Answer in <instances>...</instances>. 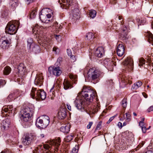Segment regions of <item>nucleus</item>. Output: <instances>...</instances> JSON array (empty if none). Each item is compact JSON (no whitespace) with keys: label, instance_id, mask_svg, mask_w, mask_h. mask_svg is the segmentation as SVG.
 <instances>
[{"label":"nucleus","instance_id":"nucleus-1","mask_svg":"<svg viewBox=\"0 0 153 153\" xmlns=\"http://www.w3.org/2000/svg\"><path fill=\"white\" fill-rule=\"evenodd\" d=\"M96 91L86 86L77 95V108L82 111L87 109V107L96 95Z\"/></svg>","mask_w":153,"mask_h":153},{"label":"nucleus","instance_id":"nucleus-2","mask_svg":"<svg viewBox=\"0 0 153 153\" xmlns=\"http://www.w3.org/2000/svg\"><path fill=\"white\" fill-rule=\"evenodd\" d=\"M34 112L33 109L29 107L22 109L19 115L21 120L25 122H27L30 120L31 115H32Z\"/></svg>","mask_w":153,"mask_h":153},{"label":"nucleus","instance_id":"nucleus-3","mask_svg":"<svg viewBox=\"0 0 153 153\" xmlns=\"http://www.w3.org/2000/svg\"><path fill=\"white\" fill-rule=\"evenodd\" d=\"M50 123V118L48 116L44 115L38 117L36 119V125L37 127L40 128H46Z\"/></svg>","mask_w":153,"mask_h":153},{"label":"nucleus","instance_id":"nucleus-4","mask_svg":"<svg viewBox=\"0 0 153 153\" xmlns=\"http://www.w3.org/2000/svg\"><path fill=\"white\" fill-rule=\"evenodd\" d=\"M30 95L33 99L36 100H44L46 98V93L42 89H39L37 91L36 88H33L30 93Z\"/></svg>","mask_w":153,"mask_h":153},{"label":"nucleus","instance_id":"nucleus-5","mask_svg":"<svg viewBox=\"0 0 153 153\" xmlns=\"http://www.w3.org/2000/svg\"><path fill=\"white\" fill-rule=\"evenodd\" d=\"M19 22L17 21L13 22L8 23L5 28L6 33L10 35L15 34L17 31V27H16L15 24L17 25V27H19Z\"/></svg>","mask_w":153,"mask_h":153},{"label":"nucleus","instance_id":"nucleus-6","mask_svg":"<svg viewBox=\"0 0 153 153\" xmlns=\"http://www.w3.org/2000/svg\"><path fill=\"white\" fill-rule=\"evenodd\" d=\"M37 138L34 134H27L25 135L22 139V144L25 146H28L32 142L36 140Z\"/></svg>","mask_w":153,"mask_h":153},{"label":"nucleus","instance_id":"nucleus-7","mask_svg":"<svg viewBox=\"0 0 153 153\" xmlns=\"http://www.w3.org/2000/svg\"><path fill=\"white\" fill-rule=\"evenodd\" d=\"M42 27H39L38 25L37 24L33 28L32 30L33 33L36 35V37L39 39L44 41L45 40V34L43 31H41Z\"/></svg>","mask_w":153,"mask_h":153},{"label":"nucleus","instance_id":"nucleus-8","mask_svg":"<svg viewBox=\"0 0 153 153\" xmlns=\"http://www.w3.org/2000/svg\"><path fill=\"white\" fill-rule=\"evenodd\" d=\"M51 12L52 15H54L52 10L48 8H45L42 10L39 13V18L41 21L43 22L48 23L50 21V19H47L46 16L45 14V13Z\"/></svg>","mask_w":153,"mask_h":153},{"label":"nucleus","instance_id":"nucleus-9","mask_svg":"<svg viewBox=\"0 0 153 153\" xmlns=\"http://www.w3.org/2000/svg\"><path fill=\"white\" fill-rule=\"evenodd\" d=\"M100 72L95 68L90 69L88 73V76L92 80L97 79L100 75Z\"/></svg>","mask_w":153,"mask_h":153},{"label":"nucleus","instance_id":"nucleus-10","mask_svg":"<svg viewBox=\"0 0 153 153\" xmlns=\"http://www.w3.org/2000/svg\"><path fill=\"white\" fill-rule=\"evenodd\" d=\"M125 68L129 71L133 70V61L130 57H128L123 62Z\"/></svg>","mask_w":153,"mask_h":153},{"label":"nucleus","instance_id":"nucleus-11","mask_svg":"<svg viewBox=\"0 0 153 153\" xmlns=\"http://www.w3.org/2000/svg\"><path fill=\"white\" fill-rule=\"evenodd\" d=\"M48 71L50 74L56 76H59L62 72L59 67H55L53 66L49 68Z\"/></svg>","mask_w":153,"mask_h":153},{"label":"nucleus","instance_id":"nucleus-12","mask_svg":"<svg viewBox=\"0 0 153 153\" xmlns=\"http://www.w3.org/2000/svg\"><path fill=\"white\" fill-rule=\"evenodd\" d=\"M105 66L109 71H112L113 69L114 66H116V64L113 61L110 59H105L104 62Z\"/></svg>","mask_w":153,"mask_h":153},{"label":"nucleus","instance_id":"nucleus-13","mask_svg":"<svg viewBox=\"0 0 153 153\" xmlns=\"http://www.w3.org/2000/svg\"><path fill=\"white\" fill-rule=\"evenodd\" d=\"M11 43V40L10 39L0 40V46L3 49H8Z\"/></svg>","mask_w":153,"mask_h":153},{"label":"nucleus","instance_id":"nucleus-14","mask_svg":"<svg viewBox=\"0 0 153 153\" xmlns=\"http://www.w3.org/2000/svg\"><path fill=\"white\" fill-rule=\"evenodd\" d=\"M66 109L64 108L61 107L59 110L57 117L59 119H63L66 117Z\"/></svg>","mask_w":153,"mask_h":153},{"label":"nucleus","instance_id":"nucleus-15","mask_svg":"<svg viewBox=\"0 0 153 153\" xmlns=\"http://www.w3.org/2000/svg\"><path fill=\"white\" fill-rule=\"evenodd\" d=\"M117 54L119 56H123L125 52V49L123 45L119 44L117 49Z\"/></svg>","mask_w":153,"mask_h":153},{"label":"nucleus","instance_id":"nucleus-16","mask_svg":"<svg viewBox=\"0 0 153 153\" xmlns=\"http://www.w3.org/2000/svg\"><path fill=\"white\" fill-rule=\"evenodd\" d=\"M43 79V78L42 74L39 75L37 74L34 80V83L36 85L41 86L42 84Z\"/></svg>","mask_w":153,"mask_h":153},{"label":"nucleus","instance_id":"nucleus-17","mask_svg":"<svg viewBox=\"0 0 153 153\" xmlns=\"http://www.w3.org/2000/svg\"><path fill=\"white\" fill-rule=\"evenodd\" d=\"M128 30L126 27H125L120 30L119 37L123 40L126 39L128 34Z\"/></svg>","mask_w":153,"mask_h":153},{"label":"nucleus","instance_id":"nucleus-18","mask_svg":"<svg viewBox=\"0 0 153 153\" xmlns=\"http://www.w3.org/2000/svg\"><path fill=\"white\" fill-rule=\"evenodd\" d=\"M104 53V48L102 47L98 48L94 53V55L95 56L98 57H101Z\"/></svg>","mask_w":153,"mask_h":153},{"label":"nucleus","instance_id":"nucleus-19","mask_svg":"<svg viewBox=\"0 0 153 153\" xmlns=\"http://www.w3.org/2000/svg\"><path fill=\"white\" fill-rule=\"evenodd\" d=\"M10 117L9 116H8L3 120L2 128H3L4 130L8 129L10 126Z\"/></svg>","mask_w":153,"mask_h":153},{"label":"nucleus","instance_id":"nucleus-20","mask_svg":"<svg viewBox=\"0 0 153 153\" xmlns=\"http://www.w3.org/2000/svg\"><path fill=\"white\" fill-rule=\"evenodd\" d=\"M40 48L38 45L35 44L33 46L31 47L30 49L28 50V51L30 52H33L35 53H38L40 52Z\"/></svg>","mask_w":153,"mask_h":153},{"label":"nucleus","instance_id":"nucleus-21","mask_svg":"<svg viewBox=\"0 0 153 153\" xmlns=\"http://www.w3.org/2000/svg\"><path fill=\"white\" fill-rule=\"evenodd\" d=\"M70 125L69 124L64 125L60 128V131L64 133H68L70 131Z\"/></svg>","mask_w":153,"mask_h":153},{"label":"nucleus","instance_id":"nucleus-22","mask_svg":"<svg viewBox=\"0 0 153 153\" xmlns=\"http://www.w3.org/2000/svg\"><path fill=\"white\" fill-rule=\"evenodd\" d=\"M18 4V2L16 0H11L9 3L10 7L14 10L17 7Z\"/></svg>","mask_w":153,"mask_h":153},{"label":"nucleus","instance_id":"nucleus-23","mask_svg":"<svg viewBox=\"0 0 153 153\" xmlns=\"http://www.w3.org/2000/svg\"><path fill=\"white\" fill-rule=\"evenodd\" d=\"M61 142V139L60 137H58L56 140L53 141L52 145L54 146L56 148L55 151L57 152L58 150V148L60 145V143Z\"/></svg>","mask_w":153,"mask_h":153},{"label":"nucleus","instance_id":"nucleus-24","mask_svg":"<svg viewBox=\"0 0 153 153\" xmlns=\"http://www.w3.org/2000/svg\"><path fill=\"white\" fill-rule=\"evenodd\" d=\"M2 110L5 112H8L9 113H12V111L13 110V106L11 105L4 106L2 108Z\"/></svg>","mask_w":153,"mask_h":153},{"label":"nucleus","instance_id":"nucleus-25","mask_svg":"<svg viewBox=\"0 0 153 153\" xmlns=\"http://www.w3.org/2000/svg\"><path fill=\"white\" fill-rule=\"evenodd\" d=\"M18 72L20 74L24 73L25 70V68L23 63H20L18 67Z\"/></svg>","mask_w":153,"mask_h":153},{"label":"nucleus","instance_id":"nucleus-26","mask_svg":"<svg viewBox=\"0 0 153 153\" xmlns=\"http://www.w3.org/2000/svg\"><path fill=\"white\" fill-rule=\"evenodd\" d=\"M64 88L65 90H67L69 88H71L72 86L70 82L67 80L65 79L63 82Z\"/></svg>","mask_w":153,"mask_h":153},{"label":"nucleus","instance_id":"nucleus-27","mask_svg":"<svg viewBox=\"0 0 153 153\" xmlns=\"http://www.w3.org/2000/svg\"><path fill=\"white\" fill-rule=\"evenodd\" d=\"M35 45L33 43V39L31 38H29L27 40V47L28 50Z\"/></svg>","mask_w":153,"mask_h":153},{"label":"nucleus","instance_id":"nucleus-28","mask_svg":"<svg viewBox=\"0 0 153 153\" xmlns=\"http://www.w3.org/2000/svg\"><path fill=\"white\" fill-rule=\"evenodd\" d=\"M142 85V83L141 82L138 81L134 84V85H132L131 89L132 90H136L139 87H140Z\"/></svg>","mask_w":153,"mask_h":153},{"label":"nucleus","instance_id":"nucleus-29","mask_svg":"<svg viewBox=\"0 0 153 153\" xmlns=\"http://www.w3.org/2000/svg\"><path fill=\"white\" fill-rule=\"evenodd\" d=\"M94 38V34L92 33H88L86 34V39L87 40H89L91 42V41H92Z\"/></svg>","mask_w":153,"mask_h":153},{"label":"nucleus","instance_id":"nucleus-30","mask_svg":"<svg viewBox=\"0 0 153 153\" xmlns=\"http://www.w3.org/2000/svg\"><path fill=\"white\" fill-rule=\"evenodd\" d=\"M126 117L124 115H123V117H121L120 118V120H123L124 119H126V120L127 121H129L130 120V115L129 113H127L126 114Z\"/></svg>","mask_w":153,"mask_h":153},{"label":"nucleus","instance_id":"nucleus-31","mask_svg":"<svg viewBox=\"0 0 153 153\" xmlns=\"http://www.w3.org/2000/svg\"><path fill=\"white\" fill-rule=\"evenodd\" d=\"M11 70V68L10 67L7 66L4 68V74L5 75H8L10 73Z\"/></svg>","mask_w":153,"mask_h":153},{"label":"nucleus","instance_id":"nucleus-32","mask_svg":"<svg viewBox=\"0 0 153 153\" xmlns=\"http://www.w3.org/2000/svg\"><path fill=\"white\" fill-rule=\"evenodd\" d=\"M73 136L72 134L66 136L64 138V141L67 142H69L73 139Z\"/></svg>","mask_w":153,"mask_h":153},{"label":"nucleus","instance_id":"nucleus-33","mask_svg":"<svg viewBox=\"0 0 153 153\" xmlns=\"http://www.w3.org/2000/svg\"><path fill=\"white\" fill-rule=\"evenodd\" d=\"M97 12L96 11L94 10H91L89 13L90 16L92 18H94L96 15Z\"/></svg>","mask_w":153,"mask_h":153},{"label":"nucleus","instance_id":"nucleus-34","mask_svg":"<svg viewBox=\"0 0 153 153\" xmlns=\"http://www.w3.org/2000/svg\"><path fill=\"white\" fill-rule=\"evenodd\" d=\"M36 10H33L30 15V18L33 19L34 18L36 15Z\"/></svg>","mask_w":153,"mask_h":153},{"label":"nucleus","instance_id":"nucleus-35","mask_svg":"<svg viewBox=\"0 0 153 153\" xmlns=\"http://www.w3.org/2000/svg\"><path fill=\"white\" fill-rule=\"evenodd\" d=\"M145 60L143 58H140L139 60L138 63L139 66L143 65V64H145Z\"/></svg>","mask_w":153,"mask_h":153},{"label":"nucleus","instance_id":"nucleus-36","mask_svg":"<svg viewBox=\"0 0 153 153\" xmlns=\"http://www.w3.org/2000/svg\"><path fill=\"white\" fill-rule=\"evenodd\" d=\"M52 12H53V14H54V15H52V14L51 13V12H50V13H48V12L45 13V14L46 15V16L47 18V19H49L51 18V17L52 16V17H53V16H54V13L53 12V11H52Z\"/></svg>","mask_w":153,"mask_h":153},{"label":"nucleus","instance_id":"nucleus-37","mask_svg":"<svg viewBox=\"0 0 153 153\" xmlns=\"http://www.w3.org/2000/svg\"><path fill=\"white\" fill-rule=\"evenodd\" d=\"M69 77L70 79L72 81L74 82V83L76 84V76L75 75H74L73 74H71L69 75Z\"/></svg>","mask_w":153,"mask_h":153},{"label":"nucleus","instance_id":"nucleus-38","mask_svg":"<svg viewBox=\"0 0 153 153\" xmlns=\"http://www.w3.org/2000/svg\"><path fill=\"white\" fill-rule=\"evenodd\" d=\"M122 105L124 108H126L127 106L126 99H123L122 101Z\"/></svg>","mask_w":153,"mask_h":153},{"label":"nucleus","instance_id":"nucleus-39","mask_svg":"<svg viewBox=\"0 0 153 153\" xmlns=\"http://www.w3.org/2000/svg\"><path fill=\"white\" fill-rule=\"evenodd\" d=\"M59 49L57 47L54 46L53 48V51L54 52L55 54H58L59 52Z\"/></svg>","mask_w":153,"mask_h":153},{"label":"nucleus","instance_id":"nucleus-40","mask_svg":"<svg viewBox=\"0 0 153 153\" xmlns=\"http://www.w3.org/2000/svg\"><path fill=\"white\" fill-rule=\"evenodd\" d=\"M81 16L82 15L80 10L77 7V19H79Z\"/></svg>","mask_w":153,"mask_h":153},{"label":"nucleus","instance_id":"nucleus-41","mask_svg":"<svg viewBox=\"0 0 153 153\" xmlns=\"http://www.w3.org/2000/svg\"><path fill=\"white\" fill-rule=\"evenodd\" d=\"M102 123V122H100L97 124L95 130L100 129L101 128Z\"/></svg>","mask_w":153,"mask_h":153},{"label":"nucleus","instance_id":"nucleus-42","mask_svg":"<svg viewBox=\"0 0 153 153\" xmlns=\"http://www.w3.org/2000/svg\"><path fill=\"white\" fill-rule=\"evenodd\" d=\"M55 36L57 41L58 42H60L61 40V37L59 35H55Z\"/></svg>","mask_w":153,"mask_h":153},{"label":"nucleus","instance_id":"nucleus-43","mask_svg":"<svg viewBox=\"0 0 153 153\" xmlns=\"http://www.w3.org/2000/svg\"><path fill=\"white\" fill-rule=\"evenodd\" d=\"M67 52L68 54V55L71 56V58H73V56H72V53L71 52V51L70 49H67ZM74 57H75V56H74Z\"/></svg>","mask_w":153,"mask_h":153},{"label":"nucleus","instance_id":"nucleus-44","mask_svg":"<svg viewBox=\"0 0 153 153\" xmlns=\"http://www.w3.org/2000/svg\"><path fill=\"white\" fill-rule=\"evenodd\" d=\"M6 83L5 80H0V87L1 86L4 85Z\"/></svg>","mask_w":153,"mask_h":153},{"label":"nucleus","instance_id":"nucleus-45","mask_svg":"<svg viewBox=\"0 0 153 153\" xmlns=\"http://www.w3.org/2000/svg\"><path fill=\"white\" fill-rule=\"evenodd\" d=\"M43 148L47 150H49L50 147L48 145L45 144L43 145Z\"/></svg>","mask_w":153,"mask_h":153},{"label":"nucleus","instance_id":"nucleus-46","mask_svg":"<svg viewBox=\"0 0 153 153\" xmlns=\"http://www.w3.org/2000/svg\"><path fill=\"white\" fill-rule=\"evenodd\" d=\"M115 117V116H114L110 118L109 120L107 122V123L108 124L110 123L114 119Z\"/></svg>","mask_w":153,"mask_h":153},{"label":"nucleus","instance_id":"nucleus-47","mask_svg":"<svg viewBox=\"0 0 153 153\" xmlns=\"http://www.w3.org/2000/svg\"><path fill=\"white\" fill-rule=\"evenodd\" d=\"M93 124L92 122H90L89 124L87 126V128L88 129H90Z\"/></svg>","mask_w":153,"mask_h":153},{"label":"nucleus","instance_id":"nucleus-48","mask_svg":"<svg viewBox=\"0 0 153 153\" xmlns=\"http://www.w3.org/2000/svg\"><path fill=\"white\" fill-rule=\"evenodd\" d=\"M153 110V106H151L147 110L148 112H149L151 111H152Z\"/></svg>","mask_w":153,"mask_h":153},{"label":"nucleus","instance_id":"nucleus-49","mask_svg":"<svg viewBox=\"0 0 153 153\" xmlns=\"http://www.w3.org/2000/svg\"><path fill=\"white\" fill-rule=\"evenodd\" d=\"M139 125L141 127V128L145 126L144 125V123L142 121H140L139 123Z\"/></svg>","mask_w":153,"mask_h":153},{"label":"nucleus","instance_id":"nucleus-50","mask_svg":"<svg viewBox=\"0 0 153 153\" xmlns=\"http://www.w3.org/2000/svg\"><path fill=\"white\" fill-rule=\"evenodd\" d=\"M141 128L143 133H145L146 132L147 129L146 128V127L145 126L144 127H143Z\"/></svg>","mask_w":153,"mask_h":153},{"label":"nucleus","instance_id":"nucleus-51","mask_svg":"<svg viewBox=\"0 0 153 153\" xmlns=\"http://www.w3.org/2000/svg\"><path fill=\"white\" fill-rule=\"evenodd\" d=\"M72 0H66L67 2L68 6H69V5H71V4L72 3Z\"/></svg>","mask_w":153,"mask_h":153},{"label":"nucleus","instance_id":"nucleus-52","mask_svg":"<svg viewBox=\"0 0 153 153\" xmlns=\"http://www.w3.org/2000/svg\"><path fill=\"white\" fill-rule=\"evenodd\" d=\"M112 27L113 29L116 30L117 29V25L115 24H114L112 26Z\"/></svg>","mask_w":153,"mask_h":153},{"label":"nucleus","instance_id":"nucleus-53","mask_svg":"<svg viewBox=\"0 0 153 153\" xmlns=\"http://www.w3.org/2000/svg\"><path fill=\"white\" fill-rule=\"evenodd\" d=\"M124 80L125 81V82H127L129 84H131L132 83L131 82V81L129 80H127V78H126V79H125Z\"/></svg>","mask_w":153,"mask_h":153},{"label":"nucleus","instance_id":"nucleus-54","mask_svg":"<svg viewBox=\"0 0 153 153\" xmlns=\"http://www.w3.org/2000/svg\"><path fill=\"white\" fill-rule=\"evenodd\" d=\"M76 148L75 147L71 151V153H76Z\"/></svg>","mask_w":153,"mask_h":153},{"label":"nucleus","instance_id":"nucleus-55","mask_svg":"<svg viewBox=\"0 0 153 153\" xmlns=\"http://www.w3.org/2000/svg\"><path fill=\"white\" fill-rule=\"evenodd\" d=\"M118 126L119 128H121L122 127V123L120 122H119L118 123Z\"/></svg>","mask_w":153,"mask_h":153},{"label":"nucleus","instance_id":"nucleus-56","mask_svg":"<svg viewBox=\"0 0 153 153\" xmlns=\"http://www.w3.org/2000/svg\"><path fill=\"white\" fill-rule=\"evenodd\" d=\"M66 105H67V108H68V109L69 110L71 111V106L69 104H66Z\"/></svg>","mask_w":153,"mask_h":153},{"label":"nucleus","instance_id":"nucleus-57","mask_svg":"<svg viewBox=\"0 0 153 153\" xmlns=\"http://www.w3.org/2000/svg\"><path fill=\"white\" fill-rule=\"evenodd\" d=\"M27 2L28 4L32 2L33 1V0H25Z\"/></svg>","mask_w":153,"mask_h":153},{"label":"nucleus","instance_id":"nucleus-58","mask_svg":"<svg viewBox=\"0 0 153 153\" xmlns=\"http://www.w3.org/2000/svg\"><path fill=\"white\" fill-rule=\"evenodd\" d=\"M142 94L143 96L145 98H146L147 97V95L146 93L144 92H143L142 93Z\"/></svg>","mask_w":153,"mask_h":153},{"label":"nucleus","instance_id":"nucleus-59","mask_svg":"<svg viewBox=\"0 0 153 153\" xmlns=\"http://www.w3.org/2000/svg\"><path fill=\"white\" fill-rule=\"evenodd\" d=\"M1 153H11V152L9 150H6L4 152H2Z\"/></svg>","mask_w":153,"mask_h":153},{"label":"nucleus","instance_id":"nucleus-60","mask_svg":"<svg viewBox=\"0 0 153 153\" xmlns=\"http://www.w3.org/2000/svg\"><path fill=\"white\" fill-rule=\"evenodd\" d=\"M39 137L41 138H43L44 137V135L43 134H41Z\"/></svg>","mask_w":153,"mask_h":153},{"label":"nucleus","instance_id":"nucleus-61","mask_svg":"<svg viewBox=\"0 0 153 153\" xmlns=\"http://www.w3.org/2000/svg\"><path fill=\"white\" fill-rule=\"evenodd\" d=\"M137 22L138 23H140V19L138 18H137L136 19Z\"/></svg>","mask_w":153,"mask_h":153},{"label":"nucleus","instance_id":"nucleus-62","mask_svg":"<svg viewBox=\"0 0 153 153\" xmlns=\"http://www.w3.org/2000/svg\"><path fill=\"white\" fill-rule=\"evenodd\" d=\"M116 19L118 18L119 20H120L122 19V17L119 16L117 18V17L116 18Z\"/></svg>","mask_w":153,"mask_h":153},{"label":"nucleus","instance_id":"nucleus-63","mask_svg":"<svg viewBox=\"0 0 153 153\" xmlns=\"http://www.w3.org/2000/svg\"><path fill=\"white\" fill-rule=\"evenodd\" d=\"M145 153H153V152L151 151H148Z\"/></svg>","mask_w":153,"mask_h":153},{"label":"nucleus","instance_id":"nucleus-64","mask_svg":"<svg viewBox=\"0 0 153 153\" xmlns=\"http://www.w3.org/2000/svg\"><path fill=\"white\" fill-rule=\"evenodd\" d=\"M76 100L74 101V103L76 107V98L75 99Z\"/></svg>","mask_w":153,"mask_h":153}]
</instances>
